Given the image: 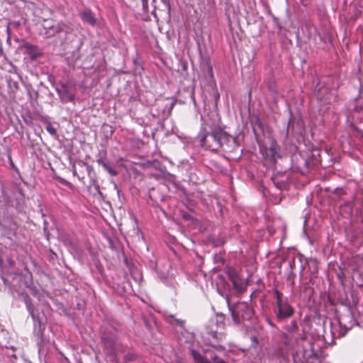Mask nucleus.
Listing matches in <instances>:
<instances>
[{
	"label": "nucleus",
	"mask_w": 363,
	"mask_h": 363,
	"mask_svg": "<svg viewBox=\"0 0 363 363\" xmlns=\"http://www.w3.org/2000/svg\"><path fill=\"white\" fill-rule=\"evenodd\" d=\"M191 354L196 363H211L209 360L207 359L206 357L201 355L199 352L195 350H191Z\"/></svg>",
	"instance_id": "obj_9"
},
{
	"label": "nucleus",
	"mask_w": 363,
	"mask_h": 363,
	"mask_svg": "<svg viewBox=\"0 0 363 363\" xmlns=\"http://www.w3.org/2000/svg\"><path fill=\"white\" fill-rule=\"evenodd\" d=\"M255 125H257L258 128L262 130V125L259 119H257L255 122Z\"/></svg>",
	"instance_id": "obj_18"
},
{
	"label": "nucleus",
	"mask_w": 363,
	"mask_h": 363,
	"mask_svg": "<svg viewBox=\"0 0 363 363\" xmlns=\"http://www.w3.org/2000/svg\"><path fill=\"white\" fill-rule=\"evenodd\" d=\"M139 357L138 354L129 352L124 356V361L125 362H129L138 359Z\"/></svg>",
	"instance_id": "obj_13"
},
{
	"label": "nucleus",
	"mask_w": 363,
	"mask_h": 363,
	"mask_svg": "<svg viewBox=\"0 0 363 363\" xmlns=\"http://www.w3.org/2000/svg\"><path fill=\"white\" fill-rule=\"evenodd\" d=\"M80 17L84 22L89 23L91 26H94L96 23V19L90 9L82 11L80 13Z\"/></svg>",
	"instance_id": "obj_6"
},
{
	"label": "nucleus",
	"mask_w": 363,
	"mask_h": 363,
	"mask_svg": "<svg viewBox=\"0 0 363 363\" xmlns=\"http://www.w3.org/2000/svg\"><path fill=\"white\" fill-rule=\"evenodd\" d=\"M198 137L201 145L212 152L223 150L226 152H232L239 145L237 139L228 134L220 127L211 128L209 131L204 128L201 129Z\"/></svg>",
	"instance_id": "obj_1"
},
{
	"label": "nucleus",
	"mask_w": 363,
	"mask_h": 363,
	"mask_svg": "<svg viewBox=\"0 0 363 363\" xmlns=\"http://www.w3.org/2000/svg\"><path fill=\"white\" fill-rule=\"evenodd\" d=\"M266 157L271 160H275L276 155L277 154V143L272 141L270 146L266 149Z\"/></svg>",
	"instance_id": "obj_8"
},
{
	"label": "nucleus",
	"mask_w": 363,
	"mask_h": 363,
	"mask_svg": "<svg viewBox=\"0 0 363 363\" xmlns=\"http://www.w3.org/2000/svg\"><path fill=\"white\" fill-rule=\"evenodd\" d=\"M217 317L220 318V325H218L217 323H211L206 326V335L210 341V344L216 347L223 339L226 336L223 331L225 324L224 320L225 315L223 313H218Z\"/></svg>",
	"instance_id": "obj_3"
},
{
	"label": "nucleus",
	"mask_w": 363,
	"mask_h": 363,
	"mask_svg": "<svg viewBox=\"0 0 363 363\" xmlns=\"http://www.w3.org/2000/svg\"><path fill=\"white\" fill-rule=\"evenodd\" d=\"M23 48L26 49V54L30 55L33 59H35L40 55V51L37 45L26 43L23 45Z\"/></svg>",
	"instance_id": "obj_7"
},
{
	"label": "nucleus",
	"mask_w": 363,
	"mask_h": 363,
	"mask_svg": "<svg viewBox=\"0 0 363 363\" xmlns=\"http://www.w3.org/2000/svg\"><path fill=\"white\" fill-rule=\"evenodd\" d=\"M286 330L290 333H296L298 330L297 322L296 320L291 322V323L286 326Z\"/></svg>",
	"instance_id": "obj_12"
},
{
	"label": "nucleus",
	"mask_w": 363,
	"mask_h": 363,
	"mask_svg": "<svg viewBox=\"0 0 363 363\" xmlns=\"http://www.w3.org/2000/svg\"><path fill=\"white\" fill-rule=\"evenodd\" d=\"M361 136L363 138V131L361 133Z\"/></svg>",
	"instance_id": "obj_22"
},
{
	"label": "nucleus",
	"mask_w": 363,
	"mask_h": 363,
	"mask_svg": "<svg viewBox=\"0 0 363 363\" xmlns=\"http://www.w3.org/2000/svg\"><path fill=\"white\" fill-rule=\"evenodd\" d=\"M232 282H233V284L234 288H235V289H238V283H237V280H236V279H232Z\"/></svg>",
	"instance_id": "obj_20"
},
{
	"label": "nucleus",
	"mask_w": 363,
	"mask_h": 363,
	"mask_svg": "<svg viewBox=\"0 0 363 363\" xmlns=\"http://www.w3.org/2000/svg\"><path fill=\"white\" fill-rule=\"evenodd\" d=\"M26 306H27V308L30 313V314L32 315V317L34 316V312H33V306L31 305V303L29 302H26Z\"/></svg>",
	"instance_id": "obj_15"
},
{
	"label": "nucleus",
	"mask_w": 363,
	"mask_h": 363,
	"mask_svg": "<svg viewBox=\"0 0 363 363\" xmlns=\"http://www.w3.org/2000/svg\"><path fill=\"white\" fill-rule=\"evenodd\" d=\"M47 131L52 136L57 135V130L56 129L52 126V125L49 122L48 123V125L46 126Z\"/></svg>",
	"instance_id": "obj_14"
},
{
	"label": "nucleus",
	"mask_w": 363,
	"mask_h": 363,
	"mask_svg": "<svg viewBox=\"0 0 363 363\" xmlns=\"http://www.w3.org/2000/svg\"><path fill=\"white\" fill-rule=\"evenodd\" d=\"M97 163L101 165L104 167V169L106 171H107L111 175L116 176L117 174V172L112 169L107 163L104 162L103 160H98Z\"/></svg>",
	"instance_id": "obj_11"
},
{
	"label": "nucleus",
	"mask_w": 363,
	"mask_h": 363,
	"mask_svg": "<svg viewBox=\"0 0 363 363\" xmlns=\"http://www.w3.org/2000/svg\"><path fill=\"white\" fill-rule=\"evenodd\" d=\"M274 298L276 306L288 301L287 298L284 297V294L279 291L277 289H274Z\"/></svg>",
	"instance_id": "obj_10"
},
{
	"label": "nucleus",
	"mask_w": 363,
	"mask_h": 363,
	"mask_svg": "<svg viewBox=\"0 0 363 363\" xmlns=\"http://www.w3.org/2000/svg\"><path fill=\"white\" fill-rule=\"evenodd\" d=\"M143 6L144 9H147L148 6V1L147 0H142Z\"/></svg>",
	"instance_id": "obj_19"
},
{
	"label": "nucleus",
	"mask_w": 363,
	"mask_h": 363,
	"mask_svg": "<svg viewBox=\"0 0 363 363\" xmlns=\"http://www.w3.org/2000/svg\"><path fill=\"white\" fill-rule=\"evenodd\" d=\"M213 360L214 363H226L223 359L217 356H214V357H213Z\"/></svg>",
	"instance_id": "obj_16"
},
{
	"label": "nucleus",
	"mask_w": 363,
	"mask_h": 363,
	"mask_svg": "<svg viewBox=\"0 0 363 363\" xmlns=\"http://www.w3.org/2000/svg\"><path fill=\"white\" fill-rule=\"evenodd\" d=\"M294 313L295 309L288 301L277 305L274 308L276 318L279 322L291 318Z\"/></svg>",
	"instance_id": "obj_5"
},
{
	"label": "nucleus",
	"mask_w": 363,
	"mask_h": 363,
	"mask_svg": "<svg viewBox=\"0 0 363 363\" xmlns=\"http://www.w3.org/2000/svg\"><path fill=\"white\" fill-rule=\"evenodd\" d=\"M228 305L233 323L237 326L245 325L254 316L252 308L245 302L230 305L228 301Z\"/></svg>",
	"instance_id": "obj_2"
},
{
	"label": "nucleus",
	"mask_w": 363,
	"mask_h": 363,
	"mask_svg": "<svg viewBox=\"0 0 363 363\" xmlns=\"http://www.w3.org/2000/svg\"><path fill=\"white\" fill-rule=\"evenodd\" d=\"M175 104H176V101L172 100L169 104V112L172 110V108H174Z\"/></svg>",
	"instance_id": "obj_17"
},
{
	"label": "nucleus",
	"mask_w": 363,
	"mask_h": 363,
	"mask_svg": "<svg viewBox=\"0 0 363 363\" xmlns=\"http://www.w3.org/2000/svg\"><path fill=\"white\" fill-rule=\"evenodd\" d=\"M43 27L45 30V35L48 38L54 37L61 33H68L69 30V26L63 21L52 23L51 21L44 20Z\"/></svg>",
	"instance_id": "obj_4"
},
{
	"label": "nucleus",
	"mask_w": 363,
	"mask_h": 363,
	"mask_svg": "<svg viewBox=\"0 0 363 363\" xmlns=\"http://www.w3.org/2000/svg\"><path fill=\"white\" fill-rule=\"evenodd\" d=\"M73 174L74 176H77V172L75 169L73 170Z\"/></svg>",
	"instance_id": "obj_21"
}]
</instances>
